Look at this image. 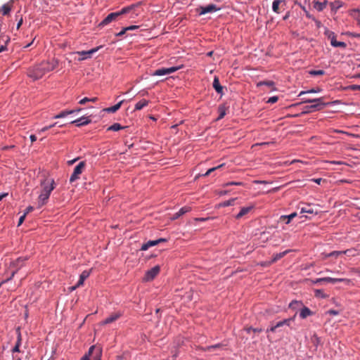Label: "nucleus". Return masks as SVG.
<instances>
[{
    "label": "nucleus",
    "mask_w": 360,
    "mask_h": 360,
    "mask_svg": "<svg viewBox=\"0 0 360 360\" xmlns=\"http://www.w3.org/2000/svg\"><path fill=\"white\" fill-rule=\"evenodd\" d=\"M58 60L53 58L51 60L42 61L28 69L27 75L34 80L41 79L45 74L53 70L58 66Z\"/></svg>",
    "instance_id": "f257e3e1"
},
{
    "label": "nucleus",
    "mask_w": 360,
    "mask_h": 360,
    "mask_svg": "<svg viewBox=\"0 0 360 360\" xmlns=\"http://www.w3.org/2000/svg\"><path fill=\"white\" fill-rule=\"evenodd\" d=\"M41 190L37 200V207L40 208L48 202L52 191L56 188V184L53 179H45L41 181Z\"/></svg>",
    "instance_id": "f03ea898"
},
{
    "label": "nucleus",
    "mask_w": 360,
    "mask_h": 360,
    "mask_svg": "<svg viewBox=\"0 0 360 360\" xmlns=\"http://www.w3.org/2000/svg\"><path fill=\"white\" fill-rule=\"evenodd\" d=\"M324 98V97H320L314 99H304L301 103H314V104L305 106L302 114H307L311 112L321 110L322 109H323L326 105H328L330 104V103H325Z\"/></svg>",
    "instance_id": "7ed1b4c3"
},
{
    "label": "nucleus",
    "mask_w": 360,
    "mask_h": 360,
    "mask_svg": "<svg viewBox=\"0 0 360 360\" xmlns=\"http://www.w3.org/2000/svg\"><path fill=\"white\" fill-rule=\"evenodd\" d=\"M134 8V6H130L127 7L123 8L121 11L117 12H114L108 14L106 18H105L103 21L100 23L101 26H104L105 25L109 24L110 22L112 21H115L117 20V18L127 13H129L130 11H131Z\"/></svg>",
    "instance_id": "20e7f679"
},
{
    "label": "nucleus",
    "mask_w": 360,
    "mask_h": 360,
    "mask_svg": "<svg viewBox=\"0 0 360 360\" xmlns=\"http://www.w3.org/2000/svg\"><path fill=\"white\" fill-rule=\"evenodd\" d=\"M324 34L327 37L328 39L330 41V45L333 47H340L342 49H345L347 47L346 43L343 41H338L336 40V34L330 31L326 30Z\"/></svg>",
    "instance_id": "39448f33"
},
{
    "label": "nucleus",
    "mask_w": 360,
    "mask_h": 360,
    "mask_svg": "<svg viewBox=\"0 0 360 360\" xmlns=\"http://www.w3.org/2000/svg\"><path fill=\"white\" fill-rule=\"evenodd\" d=\"M85 162L84 161L80 162L74 169L73 173L70 176V181L74 182L75 181L79 179V175L82 173L84 167H85Z\"/></svg>",
    "instance_id": "423d86ee"
},
{
    "label": "nucleus",
    "mask_w": 360,
    "mask_h": 360,
    "mask_svg": "<svg viewBox=\"0 0 360 360\" xmlns=\"http://www.w3.org/2000/svg\"><path fill=\"white\" fill-rule=\"evenodd\" d=\"M102 349L100 347L92 345L89 349L91 360H101Z\"/></svg>",
    "instance_id": "0eeeda50"
},
{
    "label": "nucleus",
    "mask_w": 360,
    "mask_h": 360,
    "mask_svg": "<svg viewBox=\"0 0 360 360\" xmlns=\"http://www.w3.org/2000/svg\"><path fill=\"white\" fill-rule=\"evenodd\" d=\"M179 69V68H178V67H172L169 68H162L158 69V70H155L151 74V75H153V76H163V75L173 73V72H176V70H178Z\"/></svg>",
    "instance_id": "6e6552de"
},
{
    "label": "nucleus",
    "mask_w": 360,
    "mask_h": 360,
    "mask_svg": "<svg viewBox=\"0 0 360 360\" xmlns=\"http://www.w3.org/2000/svg\"><path fill=\"white\" fill-rule=\"evenodd\" d=\"M160 268L158 265L155 266L150 270L147 271L143 280L146 281H150L160 273Z\"/></svg>",
    "instance_id": "1a4fd4ad"
},
{
    "label": "nucleus",
    "mask_w": 360,
    "mask_h": 360,
    "mask_svg": "<svg viewBox=\"0 0 360 360\" xmlns=\"http://www.w3.org/2000/svg\"><path fill=\"white\" fill-rule=\"evenodd\" d=\"M218 8L214 4H210L206 6H200L196 9L197 13L199 15H205L208 13H212L217 11Z\"/></svg>",
    "instance_id": "9d476101"
},
{
    "label": "nucleus",
    "mask_w": 360,
    "mask_h": 360,
    "mask_svg": "<svg viewBox=\"0 0 360 360\" xmlns=\"http://www.w3.org/2000/svg\"><path fill=\"white\" fill-rule=\"evenodd\" d=\"M286 6L285 0H274L272 4V10L276 13H280L281 10H284Z\"/></svg>",
    "instance_id": "9b49d317"
},
{
    "label": "nucleus",
    "mask_w": 360,
    "mask_h": 360,
    "mask_svg": "<svg viewBox=\"0 0 360 360\" xmlns=\"http://www.w3.org/2000/svg\"><path fill=\"white\" fill-rule=\"evenodd\" d=\"M343 281H347L345 278H330V277H325V278H316L315 281H313L314 283H321L323 282H328V283H336Z\"/></svg>",
    "instance_id": "f8f14e48"
},
{
    "label": "nucleus",
    "mask_w": 360,
    "mask_h": 360,
    "mask_svg": "<svg viewBox=\"0 0 360 360\" xmlns=\"http://www.w3.org/2000/svg\"><path fill=\"white\" fill-rule=\"evenodd\" d=\"M253 205L240 207V211L236 214H232V217L237 219H239L244 217L245 215H246L247 214H248L250 211L253 210Z\"/></svg>",
    "instance_id": "ddd939ff"
},
{
    "label": "nucleus",
    "mask_w": 360,
    "mask_h": 360,
    "mask_svg": "<svg viewBox=\"0 0 360 360\" xmlns=\"http://www.w3.org/2000/svg\"><path fill=\"white\" fill-rule=\"evenodd\" d=\"M10 42V37L1 34L0 35V53L7 50V45Z\"/></svg>",
    "instance_id": "4468645a"
},
{
    "label": "nucleus",
    "mask_w": 360,
    "mask_h": 360,
    "mask_svg": "<svg viewBox=\"0 0 360 360\" xmlns=\"http://www.w3.org/2000/svg\"><path fill=\"white\" fill-rule=\"evenodd\" d=\"M122 316V312H120V311L115 312V313L112 314L111 315H110L108 317H107L105 320H103L102 322V324L106 325V324L111 323L115 321L116 320H117Z\"/></svg>",
    "instance_id": "2eb2a0df"
},
{
    "label": "nucleus",
    "mask_w": 360,
    "mask_h": 360,
    "mask_svg": "<svg viewBox=\"0 0 360 360\" xmlns=\"http://www.w3.org/2000/svg\"><path fill=\"white\" fill-rule=\"evenodd\" d=\"M98 47L92 49L89 51H77L76 52L77 54L82 56L81 58H79V60H83L86 58H89L91 57V55L94 53H96L98 50Z\"/></svg>",
    "instance_id": "dca6fc26"
},
{
    "label": "nucleus",
    "mask_w": 360,
    "mask_h": 360,
    "mask_svg": "<svg viewBox=\"0 0 360 360\" xmlns=\"http://www.w3.org/2000/svg\"><path fill=\"white\" fill-rule=\"evenodd\" d=\"M91 120L89 117H81L79 119H77L74 121L71 122V124H75L77 127H82L84 125H87L91 123Z\"/></svg>",
    "instance_id": "f3484780"
},
{
    "label": "nucleus",
    "mask_w": 360,
    "mask_h": 360,
    "mask_svg": "<svg viewBox=\"0 0 360 360\" xmlns=\"http://www.w3.org/2000/svg\"><path fill=\"white\" fill-rule=\"evenodd\" d=\"M312 4L314 8L320 12L326 8L328 1H324L323 2H320L319 1H314Z\"/></svg>",
    "instance_id": "a211bd4d"
},
{
    "label": "nucleus",
    "mask_w": 360,
    "mask_h": 360,
    "mask_svg": "<svg viewBox=\"0 0 360 360\" xmlns=\"http://www.w3.org/2000/svg\"><path fill=\"white\" fill-rule=\"evenodd\" d=\"M297 216L296 212H293L289 215H282L279 218L280 221H284L286 224H288L292 219Z\"/></svg>",
    "instance_id": "6ab92c4d"
},
{
    "label": "nucleus",
    "mask_w": 360,
    "mask_h": 360,
    "mask_svg": "<svg viewBox=\"0 0 360 360\" xmlns=\"http://www.w3.org/2000/svg\"><path fill=\"white\" fill-rule=\"evenodd\" d=\"M191 210V208L189 207L185 206L181 207L177 212H176L172 219H176L179 217L182 216L183 214H186V212H189Z\"/></svg>",
    "instance_id": "aec40b11"
},
{
    "label": "nucleus",
    "mask_w": 360,
    "mask_h": 360,
    "mask_svg": "<svg viewBox=\"0 0 360 360\" xmlns=\"http://www.w3.org/2000/svg\"><path fill=\"white\" fill-rule=\"evenodd\" d=\"M213 87L217 93L222 94L223 86L220 84L219 78L217 77H214L213 81Z\"/></svg>",
    "instance_id": "412c9836"
},
{
    "label": "nucleus",
    "mask_w": 360,
    "mask_h": 360,
    "mask_svg": "<svg viewBox=\"0 0 360 360\" xmlns=\"http://www.w3.org/2000/svg\"><path fill=\"white\" fill-rule=\"evenodd\" d=\"M313 312L307 307H304L300 313V316L302 319H306L307 317L312 315Z\"/></svg>",
    "instance_id": "4be33fe9"
},
{
    "label": "nucleus",
    "mask_w": 360,
    "mask_h": 360,
    "mask_svg": "<svg viewBox=\"0 0 360 360\" xmlns=\"http://www.w3.org/2000/svg\"><path fill=\"white\" fill-rule=\"evenodd\" d=\"M158 245V242H157L156 240H149L147 243H143L142 245V246L141 248V250L146 251L149 248L155 246V245Z\"/></svg>",
    "instance_id": "5701e85b"
},
{
    "label": "nucleus",
    "mask_w": 360,
    "mask_h": 360,
    "mask_svg": "<svg viewBox=\"0 0 360 360\" xmlns=\"http://www.w3.org/2000/svg\"><path fill=\"white\" fill-rule=\"evenodd\" d=\"M352 252L351 250H346L345 251H333V252H330L329 254L326 255L325 258L329 257H338L343 254H347L348 252Z\"/></svg>",
    "instance_id": "b1692460"
},
{
    "label": "nucleus",
    "mask_w": 360,
    "mask_h": 360,
    "mask_svg": "<svg viewBox=\"0 0 360 360\" xmlns=\"http://www.w3.org/2000/svg\"><path fill=\"white\" fill-rule=\"evenodd\" d=\"M89 276V272L87 271H84L80 276L79 279L77 282V286H82L84 284V281Z\"/></svg>",
    "instance_id": "393cba45"
},
{
    "label": "nucleus",
    "mask_w": 360,
    "mask_h": 360,
    "mask_svg": "<svg viewBox=\"0 0 360 360\" xmlns=\"http://www.w3.org/2000/svg\"><path fill=\"white\" fill-rule=\"evenodd\" d=\"M148 101H147L146 99H142L136 104L135 110H140L143 109L144 107H146V105H148Z\"/></svg>",
    "instance_id": "a878e982"
},
{
    "label": "nucleus",
    "mask_w": 360,
    "mask_h": 360,
    "mask_svg": "<svg viewBox=\"0 0 360 360\" xmlns=\"http://www.w3.org/2000/svg\"><path fill=\"white\" fill-rule=\"evenodd\" d=\"M123 102H124V101H121L116 105L105 109V110L108 112H115L117 110H118L120 108Z\"/></svg>",
    "instance_id": "bb28decb"
},
{
    "label": "nucleus",
    "mask_w": 360,
    "mask_h": 360,
    "mask_svg": "<svg viewBox=\"0 0 360 360\" xmlns=\"http://www.w3.org/2000/svg\"><path fill=\"white\" fill-rule=\"evenodd\" d=\"M321 91V89L319 87H316V88L311 89L308 91H302L299 94L298 96H302V95L306 94L319 93Z\"/></svg>",
    "instance_id": "cd10ccee"
},
{
    "label": "nucleus",
    "mask_w": 360,
    "mask_h": 360,
    "mask_svg": "<svg viewBox=\"0 0 360 360\" xmlns=\"http://www.w3.org/2000/svg\"><path fill=\"white\" fill-rule=\"evenodd\" d=\"M301 213H307L310 214H316L317 212L314 211L313 208L311 207L310 205H307V207H302L301 209Z\"/></svg>",
    "instance_id": "c85d7f7f"
},
{
    "label": "nucleus",
    "mask_w": 360,
    "mask_h": 360,
    "mask_svg": "<svg viewBox=\"0 0 360 360\" xmlns=\"http://www.w3.org/2000/svg\"><path fill=\"white\" fill-rule=\"evenodd\" d=\"M0 10L2 11L4 15H7L11 10V6L8 4H4Z\"/></svg>",
    "instance_id": "c756f323"
},
{
    "label": "nucleus",
    "mask_w": 360,
    "mask_h": 360,
    "mask_svg": "<svg viewBox=\"0 0 360 360\" xmlns=\"http://www.w3.org/2000/svg\"><path fill=\"white\" fill-rule=\"evenodd\" d=\"M124 127H122L120 124L119 123H115L113 124L112 125H111L110 127H109L108 128V131H117L122 129H124Z\"/></svg>",
    "instance_id": "7c9ffc66"
},
{
    "label": "nucleus",
    "mask_w": 360,
    "mask_h": 360,
    "mask_svg": "<svg viewBox=\"0 0 360 360\" xmlns=\"http://www.w3.org/2000/svg\"><path fill=\"white\" fill-rule=\"evenodd\" d=\"M290 250H285L284 252L277 253L274 255V257L272 259V262H275L278 261V259H281L283 257H284Z\"/></svg>",
    "instance_id": "2f4dec72"
},
{
    "label": "nucleus",
    "mask_w": 360,
    "mask_h": 360,
    "mask_svg": "<svg viewBox=\"0 0 360 360\" xmlns=\"http://www.w3.org/2000/svg\"><path fill=\"white\" fill-rule=\"evenodd\" d=\"M351 15L360 24V10L353 9L351 11Z\"/></svg>",
    "instance_id": "473e14b6"
},
{
    "label": "nucleus",
    "mask_w": 360,
    "mask_h": 360,
    "mask_svg": "<svg viewBox=\"0 0 360 360\" xmlns=\"http://www.w3.org/2000/svg\"><path fill=\"white\" fill-rule=\"evenodd\" d=\"M71 114H73V111L63 110L59 114L55 115L54 118L55 119H58V118L65 117V116H67L68 115H71Z\"/></svg>",
    "instance_id": "72a5a7b5"
},
{
    "label": "nucleus",
    "mask_w": 360,
    "mask_h": 360,
    "mask_svg": "<svg viewBox=\"0 0 360 360\" xmlns=\"http://www.w3.org/2000/svg\"><path fill=\"white\" fill-rule=\"evenodd\" d=\"M224 166V164H221L217 167H214L212 168H210L206 172L205 174H203V176H208L210 174H211L214 171H217V170H219V169H221L222 167Z\"/></svg>",
    "instance_id": "f704fd0d"
},
{
    "label": "nucleus",
    "mask_w": 360,
    "mask_h": 360,
    "mask_svg": "<svg viewBox=\"0 0 360 360\" xmlns=\"http://www.w3.org/2000/svg\"><path fill=\"white\" fill-rule=\"evenodd\" d=\"M302 305V302L297 300H293L289 304V307L291 309H297Z\"/></svg>",
    "instance_id": "c9c22d12"
},
{
    "label": "nucleus",
    "mask_w": 360,
    "mask_h": 360,
    "mask_svg": "<svg viewBox=\"0 0 360 360\" xmlns=\"http://www.w3.org/2000/svg\"><path fill=\"white\" fill-rule=\"evenodd\" d=\"M262 85H266L268 87H273L274 85V82L272 81H262V82H259V83H257L258 86H262Z\"/></svg>",
    "instance_id": "e433bc0d"
},
{
    "label": "nucleus",
    "mask_w": 360,
    "mask_h": 360,
    "mask_svg": "<svg viewBox=\"0 0 360 360\" xmlns=\"http://www.w3.org/2000/svg\"><path fill=\"white\" fill-rule=\"evenodd\" d=\"M311 342H312L314 345H316V346H317L318 345H319V344H320V342H321L320 338H319V337L317 336V335H316V334H314V335H313V336H312V337H311Z\"/></svg>",
    "instance_id": "4c0bfd02"
},
{
    "label": "nucleus",
    "mask_w": 360,
    "mask_h": 360,
    "mask_svg": "<svg viewBox=\"0 0 360 360\" xmlns=\"http://www.w3.org/2000/svg\"><path fill=\"white\" fill-rule=\"evenodd\" d=\"M219 115L217 117V120H220L225 116V107L223 105H221L219 108Z\"/></svg>",
    "instance_id": "58836bf2"
},
{
    "label": "nucleus",
    "mask_w": 360,
    "mask_h": 360,
    "mask_svg": "<svg viewBox=\"0 0 360 360\" xmlns=\"http://www.w3.org/2000/svg\"><path fill=\"white\" fill-rule=\"evenodd\" d=\"M245 331L248 333H250L251 332H253L254 333H260L262 331V328H252V327H248V328H246L245 329Z\"/></svg>",
    "instance_id": "ea45409f"
},
{
    "label": "nucleus",
    "mask_w": 360,
    "mask_h": 360,
    "mask_svg": "<svg viewBox=\"0 0 360 360\" xmlns=\"http://www.w3.org/2000/svg\"><path fill=\"white\" fill-rule=\"evenodd\" d=\"M241 184H242L241 182H236V181H228V182H226V194L231 191L230 189L227 188L228 186H233V185L240 186Z\"/></svg>",
    "instance_id": "a19ab883"
},
{
    "label": "nucleus",
    "mask_w": 360,
    "mask_h": 360,
    "mask_svg": "<svg viewBox=\"0 0 360 360\" xmlns=\"http://www.w3.org/2000/svg\"><path fill=\"white\" fill-rule=\"evenodd\" d=\"M330 6L331 7V10L337 11L341 6V4L339 1H335V2H331L330 4Z\"/></svg>",
    "instance_id": "79ce46f5"
},
{
    "label": "nucleus",
    "mask_w": 360,
    "mask_h": 360,
    "mask_svg": "<svg viewBox=\"0 0 360 360\" xmlns=\"http://www.w3.org/2000/svg\"><path fill=\"white\" fill-rule=\"evenodd\" d=\"M309 74L313 76H318L324 75L325 72L323 70H310Z\"/></svg>",
    "instance_id": "37998d69"
},
{
    "label": "nucleus",
    "mask_w": 360,
    "mask_h": 360,
    "mask_svg": "<svg viewBox=\"0 0 360 360\" xmlns=\"http://www.w3.org/2000/svg\"><path fill=\"white\" fill-rule=\"evenodd\" d=\"M237 200V198L227 200L226 202V207L234 205L236 204L235 202Z\"/></svg>",
    "instance_id": "c03bdc74"
},
{
    "label": "nucleus",
    "mask_w": 360,
    "mask_h": 360,
    "mask_svg": "<svg viewBox=\"0 0 360 360\" xmlns=\"http://www.w3.org/2000/svg\"><path fill=\"white\" fill-rule=\"evenodd\" d=\"M295 316L290 319H286L282 321L283 325L285 326H290V323L294 321Z\"/></svg>",
    "instance_id": "a18cd8bd"
},
{
    "label": "nucleus",
    "mask_w": 360,
    "mask_h": 360,
    "mask_svg": "<svg viewBox=\"0 0 360 360\" xmlns=\"http://www.w3.org/2000/svg\"><path fill=\"white\" fill-rule=\"evenodd\" d=\"M278 100V96H272V97H270L266 102L268 103H274L277 102Z\"/></svg>",
    "instance_id": "49530a36"
},
{
    "label": "nucleus",
    "mask_w": 360,
    "mask_h": 360,
    "mask_svg": "<svg viewBox=\"0 0 360 360\" xmlns=\"http://www.w3.org/2000/svg\"><path fill=\"white\" fill-rule=\"evenodd\" d=\"M299 6H300V8L304 11L305 13V15L308 18H312V16L307 11L306 8L303 6H302L300 4H299Z\"/></svg>",
    "instance_id": "de8ad7c7"
},
{
    "label": "nucleus",
    "mask_w": 360,
    "mask_h": 360,
    "mask_svg": "<svg viewBox=\"0 0 360 360\" xmlns=\"http://www.w3.org/2000/svg\"><path fill=\"white\" fill-rule=\"evenodd\" d=\"M349 89L352 91H360V85L353 84L349 86Z\"/></svg>",
    "instance_id": "09e8293b"
},
{
    "label": "nucleus",
    "mask_w": 360,
    "mask_h": 360,
    "mask_svg": "<svg viewBox=\"0 0 360 360\" xmlns=\"http://www.w3.org/2000/svg\"><path fill=\"white\" fill-rule=\"evenodd\" d=\"M25 217H26V213H24L23 215H22L20 219H19V221H18V226H20L24 221L25 219Z\"/></svg>",
    "instance_id": "8fccbe9b"
},
{
    "label": "nucleus",
    "mask_w": 360,
    "mask_h": 360,
    "mask_svg": "<svg viewBox=\"0 0 360 360\" xmlns=\"http://www.w3.org/2000/svg\"><path fill=\"white\" fill-rule=\"evenodd\" d=\"M89 102V98L85 97L79 101L80 105H84L86 103Z\"/></svg>",
    "instance_id": "3c124183"
},
{
    "label": "nucleus",
    "mask_w": 360,
    "mask_h": 360,
    "mask_svg": "<svg viewBox=\"0 0 360 360\" xmlns=\"http://www.w3.org/2000/svg\"><path fill=\"white\" fill-rule=\"evenodd\" d=\"M276 329H277V327H276V325L272 326L270 328H268V329L266 330V333H268V332H269V331H271V332H272V333H275V332H276Z\"/></svg>",
    "instance_id": "603ef678"
},
{
    "label": "nucleus",
    "mask_w": 360,
    "mask_h": 360,
    "mask_svg": "<svg viewBox=\"0 0 360 360\" xmlns=\"http://www.w3.org/2000/svg\"><path fill=\"white\" fill-rule=\"evenodd\" d=\"M138 27H139V26L131 25V26L125 27V30H133L137 29Z\"/></svg>",
    "instance_id": "864d4df0"
},
{
    "label": "nucleus",
    "mask_w": 360,
    "mask_h": 360,
    "mask_svg": "<svg viewBox=\"0 0 360 360\" xmlns=\"http://www.w3.org/2000/svg\"><path fill=\"white\" fill-rule=\"evenodd\" d=\"M20 344H21V335H20V333H18V340H17L15 345H18V347H20Z\"/></svg>",
    "instance_id": "5fc2aeb1"
},
{
    "label": "nucleus",
    "mask_w": 360,
    "mask_h": 360,
    "mask_svg": "<svg viewBox=\"0 0 360 360\" xmlns=\"http://www.w3.org/2000/svg\"><path fill=\"white\" fill-rule=\"evenodd\" d=\"M34 207L32 206H29L26 208L25 213L28 214L29 212L33 211Z\"/></svg>",
    "instance_id": "6e6d98bb"
},
{
    "label": "nucleus",
    "mask_w": 360,
    "mask_h": 360,
    "mask_svg": "<svg viewBox=\"0 0 360 360\" xmlns=\"http://www.w3.org/2000/svg\"><path fill=\"white\" fill-rule=\"evenodd\" d=\"M81 360H91L90 355H89V352L86 354L84 356H82Z\"/></svg>",
    "instance_id": "4d7b16f0"
},
{
    "label": "nucleus",
    "mask_w": 360,
    "mask_h": 360,
    "mask_svg": "<svg viewBox=\"0 0 360 360\" xmlns=\"http://www.w3.org/2000/svg\"><path fill=\"white\" fill-rule=\"evenodd\" d=\"M50 129H51V127L49 125L46 126V127H43L41 129H40L39 132H44Z\"/></svg>",
    "instance_id": "13d9d810"
},
{
    "label": "nucleus",
    "mask_w": 360,
    "mask_h": 360,
    "mask_svg": "<svg viewBox=\"0 0 360 360\" xmlns=\"http://www.w3.org/2000/svg\"><path fill=\"white\" fill-rule=\"evenodd\" d=\"M13 352H20V347L18 345H15V347L12 349Z\"/></svg>",
    "instance_id": "bf43d9fd"
},
{
    "label": "nucleus",
    "mask_w": 360,
    "mask_h": 360,
    "mask_svg": "<svg viewBox=\"0 0 360 360\" xmlns=\"http://www.w3.org/2000/svg\"><path fill=\"white\" fill-rule=\"evenodd\" d=\"M328 314H330L331 315H337V314H338V311L333 310V309H330L328 311Z\"/></svg>",
    "instance_id": "052dcab7"
},
{
    "label": "nucleus",
    "mask_w": 360,
    "mask_h": 360,
    "mask_svg": "<svg viewBox=\"0 0 360 360\" xmlns=\"http://www.w3.org/2000/svg\"><path fill=\"white\" fill-rule=\"evenodd\" d=\"M323 292L321 290H316L315 291L316 296L322 295Z\"/></svg>",
    "instance_id": "680f3d73"
},
{
    "label": "nucleus",
    "mask_w": 360,
    "mask_h": 360,
    "mask_svg": "<svg viewBox=\"0 0 360 360\" xmlns=\"http://www.w3.org/2000/svg\"><path fill=\"white\" fill-rule=\"evenodd\" d=\"M22 18H21L17 24V29H19L20 27V26L22 25Z\"/></svg>",
    "instance_id": "e2e57ef3"
},
{
    "label": "nucleus",
    "mask_w": 360,
    "mask_h": 360,
    "mask_svg": "<svg viewBox=\"0 0 360 360\" xmlns=\"http://www.w3.org/2000/svg\"><path fill=\"white\" fill-rule=\"evenodd\" d=\"M30 138V140H31L32 143L34 142L37 140L36 136L33 135V134L31 135Z\"/></svg>",
    "instance_id": "0e129e2a"
},
{
    "label": "nucleus",
    "mask_w": 360,
    "mask_h": 360,
    "mask_svg": "<svg viewBox=\"0 0 360 360\" xmlns=\"http://www.w3.org/2000/svg\"><path fill=\"white\" fill-rule=\"evenodd\" d=\"M284 326V325H283V323L282 321H281L278 322V323L276 324V327H277V328H280V327H282V326Z\"/></svg>",
    "instance_id": "69168bd1"
},
{
    "label": "nucleus",
    "mask_w": 360,
    "mask_h": 360,
    "mask_svg": "<svg viewBox=\"0 0 360 360\" xmlns=\"http://www.w3.org/2000/svg\"><path fill=\"white\" fill-rule=\"evenodd\" d=\"M89 102L95 103L98 101V98L97 97H93L91 98H89Z\"/></svg>",
    "instance_id": "338daca9"
},
{
    "label": "nucleus",
    "mask_w": 360,
    "mask_h": 360,
    "mask_svg": "<svg viewBox=\"0 0 360 360\" xmlns=\"http://www.w3.org/2000/svg\"><path fill=\"white\" fill-rule=\"evenodd\" d=\"M127 30H125V27L120 32H119L117 35V36H122L124 34H125V32H127Z\"/></svg>",
    "instance_id": "774afa93"
}]
</instances>
